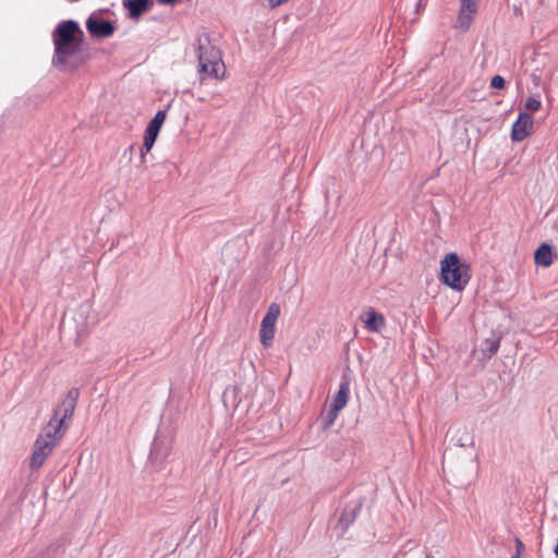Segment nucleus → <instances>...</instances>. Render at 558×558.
Listing matches in <instances>:
<instances>
[{
  "label": "nucleus",
  "instance_id": "f257e3e1",
  "mask_svg": "<svg viewBox=\"0 0 558 558\" xmlns=\"http://www.w3.org/2000/svg\"><path fill=\"white\" fill-rule=\"evenodd\" d=\"M53 43V54L51 63L59 71H76L84 62L70 61L82 50L85 35L75 20H63L59 22L51 33Z\"/></svg>",
  "mask_w": 558,
  "mask_h": 558
},
{
  "label": "nucleus",
  "instance_id": "f03ea898",
  "mask_svg": "<svg viewBox=\"0 0 558 558\" xmlns=\"http://www.w3.org/2000/svg\"><path fill=\"white\" fill-rule=\"evenodd\" d=\"M440 281L456 291H462L471 279L470 265L461 262L454 252L448 253L440 260Z\"/></svg>",
  "mask_w": 558,
  "mask_h": 558
},
{
  "label": "nucleus",
  "instance_id": "7ed1b4c3",
  "mask_svg": "<svg viewBox=\"0 0 558 558\" xmlns=\"http://www.w3.org/2000/svg\"><path fill=\"white\" fill-rule=\"evenodd\" d=\"M197 58L199 63V73H206L209 76L219 80V71L222 69V75L225 74V64L222 61V54L218 47L211 44L208 34H203L197 39Z\"/></svg>",
  "mask_w": 558,
  "mask_h": 558
},
{
  "label": "nucleus",
  "instance_id": "20e7f679",
  "mask_svg": "<svg viewBox=\"0 0 558 558\" xmlns=\"http://www.w3.org/2000/svg\"><path fill=\"white\" fill-rule=\"evenodd\" d=\"M63 432H59V434H53V428L47 425L44 427L43 433L39 434L35 444L33 453L31 457L29 465L32 469L40 468L46 458L52 452L53 448L57 445V440L62 438Z\"/></svg>",
  "mask_w": 558,
  "mask_h": 558
},
{
  "label": "nucleus",
  "instance_id": "39448f33",
  "mask_svg": "<svg viewBox=\"0 0 558 558\" xmlns=\"http://www.w3.org/2000/svg\"><path fill=\"white\" fill-rule=\"evenodd\" d=\"M78 397L80 389L71 388L58 408L53 410V414L47 424L53 428V434L62 432V428L65 427V421L72 418Z\"/></svg>",
  "mask_w": 558,
  "mask_h": 558
},
{
  "label": "nucleus",
  "instance_id": "423d86ee",
  "mask_svg": "<svg viewBox=\"0 0 558 558\" xmlns=\"http://www.w3.org/2000/svg\"><path fill=\"white\" fill-rule=\"evenodd\" d=\"M364 500L359 498L338 508L335 512L336 523L333 530L338 536H343L349 527L355 522L363 508Z\"/></svg>",
  "mask_w": 558,
  "mask_h": 558
},
{
  "label": "nucleus",
  "instance_id": "0eeeda50",
  "mask_svg": "<svg viewBox=\"0 0 558 558\" xmlns=\"http://www.w3.org/2000/svg\"><path fill=\"white\" fill-rule=\"evenodd\" d=\"M85 25L88 34L97 39L109 38L117 29L114 22L99 17L95 12L87 17Z\"/></svg>",
  "mask_w": 558,
  "mask_h": 558
},
{
  "label": "nucleus",
  "instance_id": "6e6552de",
  "mask_svg": "<svg viewBox=\"0 0 558 558\" xmlns=\"http://www.w3.org/2000/svg\"><path fill=\"white\" fill-rule=\"evenodd\" d=\"M478 0H460L459 13L454 23V27L466 32L470 29L473 16L476 14Z\"/></svg>",
  "mask_w": 558,
  "mask_h": 558
},
{
  "label": "nucleus",
  "instance_id": "1a4fd4ad",
  "mask_svg": "<svg viewBox=\"0 0 558 558\" xmlns=\"http://www.w3.org/2000/svg\"><path fill=\"white\" fill-rule=\"evenodd\" d=\"M172 449L171 439L158 434L150 448L149 459L151 463L161 466Z\"/></svg>",
  "mask_w": 558,
  "mask_h": 558
},
{
  "label": "nucleus",
  "instance_id": "9d476101",
  "mask_svg": "<svg viewBox=\"0 0 558 558\" xmlns=\"http://www.w3.org/2000/svg\"><path fill=\"white\" fill-rule=\"evenodd\" d=\"M533 129L532 117L526 111H520L511 128V140L521 142L526 138Z\"/></svg>",
  "mask_w": 558,
  "mask_h": 558
},
{
  "label": "nucleus",
  "instance_id": "9b49d317",
  "mask_svg": "<svg viewBox=\"0 0 558 558\" xmlns=\"http://www.w3.org/2000/svg\"><path fill=\"white\" fill-rule=\"evenodd\" d=\"M167 118V110H158L154 118L148 122L145 132L144 138H146V145H154L159 132L162 128Z\"/></svg>",
  "mask_w": 558,
  "mask_h": 558
},
{
  "label": "nucleus",
  "instance_id": "f8f14e48",
  "mask_svg": "<svg viewBox=\"0 0 558 558\" xmlns=\"http://www.w3.org/2000/svg\"><path fill=\"white\" fill-rule=\"evenodd\" d=\"M122 4L128 10V16L131 20H140V17L148 12L154 5L153 0H122Z\"/></svg>",
  "mask_w": 558,
  "mask_h": 558
},
{
  "label": "nucleus",
  "instance_id": "ddd939ff",
  "mask_svg": "<svg viewBox=\"0 0 558 558\" xmlns=\"http://www.w3.org/2000/svg\"><path fill=\"white\" fill-rule=\"evenodd\" d=\"M350 377L347 374H343L341 377L339 389L330 404L331 407L342 410L347 405L350 395Z\"/></svg>",
  "mask_w": 558,
  "mask_h": 558
},
{
  "label": "nucleus",
  "instance_id": "4468645a",
  "mask_svg": "<svg viewBox=\"0 0 558 558\" xmlns=\"http://www.w3.org/2000/svg\"><path fill=\"white\" fill-rule=\"evenodd\" d=\"M365 318L363 319L365 327L368 331L379 332L385 326L386 320L383 314L376 312L369 307L364 313Z\"/></svg>",
  "mask_w": 558,
  "mask_h": 558
},
{
  "label": "nucleus",
  "instance_id": "2eb2a0df",
  "mask_svg": "<svg viewBox=\"0 0 558 558\" xmlns=\"http://www.w3.org/2000/svg\"><path fill=\"white\" fill-rule=\"evenodd\" d=\"M276 322L277 320L268 318V317H263V319H262L260 329H259V339H260L262 344L265 348H268L272 343V340L275 337Z\"/></svg>",
  "mask_w": 558,
  "mask_h": 558
},
{
  "label": "nucleus",
  "instance_id": "dca6fc26",
  "mask_svg": "<svg viewBox=\"0 0 558 558\" xmlns=\"http://www.w3.org/2000/svg\"><path fill=\"white\" fill-rule=\"evenodd\" d=\"M534 263L541 267H549L553 264V247L548 243H542L534 253Z\"/></svg>",
  "mask_w": 558,
  "mask_h": 558
},
{
  "label": "nucleus",
  "instance_id": "f3484780",
  "mask_svg": "<svg viewBox=\"0 0 558 558\" xmlns=\"http://www.w3.org/2000/svg\"><path fill=\"white\" fill-rule=\"evenodd\" d=\"M450 430L448 432V435ZM450 441L458 447H469L474 445V436L468 430L466 427H459L451 432Z\"/></svg>",
  "mask_w": 558,
  "mask_h": 558
},
{
  "label": "nucleus",
  "instance_id": "a211bd4d",
  "mask_svg": "<svg viewBox=\"0 0 558 558\" xmlns=\"http://www.w3.org/2000/svg\"><path fill=\"white\" fill-rule=\"evenodd\" d=\"M499 347L500 338L497 337L485 339L481 345L484 355H486L487 357H492L494 354H496Z\"/></svg>",
  "mask_w": 558,
  "mask_h": 558
},
{
  "label": "nucleus",
  "instance_id": "6ab92c4d",
  "mask_svg": "<svg viewBox=\"0 0 558 558\" xmlns=\"http://www.w3.org/2000/svg\"><path fill=\"white\" fill-rule=\"evenodd\" d=\"M340 411V409L330 405V409L322 418L323 429H328L332 426Z\"/></svg>",
  "mask_w": 558,
  "mask_h": 558
},
{
  "label": "nucleus",
  "instance_id": "aec40b11",
  "mask_svg": "<svg viewBox=\"0 0 558 558\" xmlns=\"http://www.w3.org/2000/svg\"><path fill=\"white\" fill-rule=\"evenodd\" d=\"M542 107V102L538 98L536 97H529L526 100H525V104H524V110L523 111H532V112H536L541 109Z\"/></svg>",
  "mask_w": 558,
  "mask_h": 558
},
{
  "label": "nucleus",
  "instance_id": "412c9836",
  "mask_svg": "<svg viewBox=\"0 0 558 558\" xmlns=\"http://www.w3.org/2000/svg\"><path fill=\"white\" fill-rule=\"evenodd\" d=\"M506 86V80L504 76L496 74L490 80V88L493 89H502Z\"/></svg>",
  "mask_w": 558,
  "mask_h": 558
},
{
  "label": "nucleus",
  "instance_id": "4be33fe9",
  "mask_svg": "<svg viewBox=\"0 0 558 558\" xmlns=\"http://www.w3.org/2000/svg\"><path fill=\"white\" fill-rule=\"evenodd\" d=\"M279 315H280V306L277 303H271L264 317H268V318L277 320Z\"/></svg>",
  "mask_w": 558,
  "mask_h": 558
},
{
  "label": "nucleus",
  "instance_id": "5701e85b",
  "mask_svg": "<svg viewBox=\"0 0 558 558\" xmlns=\"http://www.w3.org/2000/svg\"><path fill=\"white\" fill-rule=\"evenodd\" d=\"M236 388L233 387V388H227L223 392V402H225V405L228 408L229 407V398H233V399H236Z\"/></svg>",
  "mask_w": 558,
  "mask_h": 558
},
{
  "label": "nucleus",
  "instance_id": "b1692460",
  "mask_svg": "<svg viewBox=\"0 0 558 558\" xmlns=\"http://www.w3.org/2000/svg\"><path fill=\"white\" fill-rule=\"evenodd\" d=\"M154 145H146V138H144V143L140 149V153H141V159L143 162H145V157L146 155L150 151V149L153 148Z\"/></svg>",
  "mask_w": 558,
  "mask_h": 558
},
{
  "label": "nucleus",
  "instance_id": "393cba45",
  "mask_svg": "<svg viewBox=\"0 0 558 558\" xmlns=\"http://www.w3.org/2000/svg\"><path fill=\"white\" fill-rule=\"evenodd\" d=\"M514 543H515V553L521 554L525 549L523 542L519 537H515Z\"/></svg>",
  "mask_w": 558,
  "mask_h": 558
},
{
  "label": "nucleus",
  "instance_id": "a878e982",
  "mask_svg": "<svg viewBox=\"0 0 558 558\" xmlns=\"http://www.w3.org/2000/svg\"><path fill=\"white\" fill-rule=\"evenodd\" d=\"M289 0H268L269 2V7L270 8H276V7H279L286 2H288Z\"/></svg>",
  "mask_w": 558,
  "mask_h": 558
},
{
  "label": "nucleus",
  "instance_id": "bb28decb",
  "mask_svg": "<svg viewBox=\"0 0 558 558\" xmlns=\"http://www.w3.org/2000/svg\"><path fill=\"white\" fill-rule=\"evenodd\" d=\"M160 4H165V5H172L174 4L178 0H157Z\"/></svg>",
  "mask_w": 558,
  "mask_h": 558
},
{
  "label": "nucleus",
  "instance_id": "cd10ccee",
  "mask_svg": "<svg viewBox=\"0 0 558 558\" xmlns=\"http://www.w3.org/2000/svg\"><path fill=\"white\" fill-rule=\"evenodd\" d=\"M422 7V1L420 0L416 4V8H415V12L418 13L420 12V9Z\"/></svg>",
  "mask_w": 558,
  "mask_h": 558
},
{
  "label": "nucleus",
  "instance_id": "c85d7f7f",
  "mask_svg": "<svg viewBox=\"0 0 558 558\" xmlns=\"http://www.w3.org/2000/svg\"><path fill=\"white\" fill-rule=\"evenodd\" d=\"M230 403H232L233 409H236V407H238L236 399L232 398V400H230Z\"/></svg>",
  "mask_w": 558,
  "mask_h": 558
},
{
  "label": "nucleus",
  "instance_id": "c756f323",
  "mask_svg": "<svg viewBox=\"0 0 558 558\" xmlns=\"http://www.w3.org/2000/svg\"><path fill=\"white\" fill-rule=\"evenodd\" d=\"M554 551H555V555L558 557V538H557V544H556Z\"/></svg>",
  "mask_w": 558,
  "mask_h": 558
},
{
  "label": "nucleus",
  "instance_id": "7c9ffc66",
  "mask_svg": "<svg viewBox=\"0 0 558 558\" xmlns=\"http://www.w3.org/2000/svg\"><path fill=\"white\" fill-rule=\"evenodd\" d=\"M520 555H521V554L515 553V554H514V555H512L510 558H520Z\"/></svg>",
  "mask_w": 558,
  "mask_h": 558
},
{
  "label": "nucleus",
  "instance_id": "2f4dec72",
  "mask_svg": "<svg viewBox=\"0 0 558 558\" xmlns=\"http://www.w3.org/2000/svg\"><path fill=\"white\" fill-rule=\"evenodd\" d=\"M204 80H205V77L202 75V76H201V83H202V84L204 83Z\"/></svg>",
  "mask_w": 558,
  "mask_h": 558
}]
</instances>
